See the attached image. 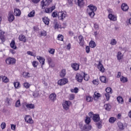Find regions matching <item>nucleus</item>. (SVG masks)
<instances>
[{"instance_id": "58", "label": "nucleus", "mask_w": 131, "mask_h": 131, "mask_svg": "<svg viewBox=\"0 0 131 131\" xmlns=\"http://www.w3.org/2000/svg\"><path fill=\"white\" fill-rule=\"evenodd\" d=\"M49 52L50 54H51V55H54L55 54V49H51L49 51Z\"/></svg>"}, {"instance_id": "8", "label": "nucleus", "mask_w": 131, "mask_h": 131, "mask_svg": "<svg viewBox=\"0 0 131 131\" xmlns=\"http://www.w3.org/2000/svg\"><path fill=\"white\" fill-rule=\"evenodd\" d=\"M79 40V45L81 47H83L84 45V38L82 35H80L78 36Z\"/></svg>"}, {"instance_id": "36", "label": "nucleus", "mask_w": 131, "mask_h": 131, "mask_svg": "<svg viewBox=\"0 0 131 131\" xmlns=\"http://www.w3.org/2000/svg\"><path fill=\"white\" fill-rule=\"evenodd\" d=\"M89 46L91 48H96V42L94 41H91L89 43Z\"/></svg>"}, {"instance_id": "20", "label": "nucleus", "mask_w": 131, "mask_h": 131, "mask_svg": "<svg viewBox=\"0 0 131 131\" xmlns=\"http://www.w3.org/2000/svg\"><path fill=\"white\" fill-rule=\"evenodd\" d=\"M42 21L46 25H49L50 24V19L48 17H43Z\"/></svg>"}, {"instance_id": "60", "label": "nucleus", "mask_w": 131, "mask_h": 131, "mask_svg": "<svg viewBox=\"0 0 131 131\" xmlns=\"http://www.w3.org/2000/svg\"><path fill=\"white\" fill-rule=\"evenodd\" d=\"M79 126L81 130H84V125H83V124H80Z\"/></svg>"}, {"instance_id": "4", "label": "nucleus", "mask_w": 131, "mask_h": 131, "mask_svg": "<svg viewBox=\"0 0 131 131\" xmlns=\"http://www.w3.org/2000/svg\"><path fill=\"white\" fill-rule=\"evenodd\" d=\"M76 79L78 82H82V80H83V74L77 73L76 75Z\"/></svg>"}, {"instance_id": "18", "label": "nucleus", "mask_w": 131, "mask_h": 131, "mask_svg": "<svg viewBox=\"0 0 131 131\" xmlns=\"http://www.w3.org/2000/svg\"><path fill=\"white\" fill-rule=\"evenodd\" d=\"M4 34H5V33L3 32V31L0 30V39L3 42H5L6 40V38H5V36Z\"/></svg>"}, {"instance_id": "1", "label": "nucleus", "mask_w": 131, "mask_h": 131, "mask_svg": "<svg viewBox=\"0 0 131 131\" xmlns=\"http://www.w3.org/2000/svg\"><path fill=\"white\" fill-rule=\"evenodd\" d=\"M89 9H87V13L91 18H94L95 16V12L97 11V7L93 5H90L88 6Z\"/></svg>"}, {"instance_id": "48", "label": "nucleus", "mask_w": 131, "mask_h": 131, "mask_svg": "<svg viewBox=\"0 0 131 131\" xmlns=\"http://www.w3.org/2000/svg\"><path fill=\"white\" fill-rule=\"evenodd\" d=\"M86 101H87V102H92V101H93V97L91 96H87L86 98Z\"/></svg>"}, {"instance_id": "16", "label": "nucleus", "mask_w": 131, "mask_h": 131, "mask_svg": "<svg viewBox=\"0 0 131 131\" xmlns=\"http://www.w3.org/2000/svg\"><path fill=\"white\" fill-rule=\"evenodd\" d=\"M37 60H38L40 63L42 64L41 68H42V65H45V58H43L40 56H37Z\"/></svg>"}, {"instance_id": "14", "label": "nucleus", "mask_w": 131, "mask_h": 131, "mask_svg": "<svg viewBox=\"0 0 131 131\" xmlns=\"http://www.w3.org/2000/svg\"><path fill=\"white\" fill-rule=\"evenodd\" d=\"M98 69H99V71H100L102 73L104 72L105 69L104 68V67H103V64L101 63V61H99V64L97 66Z\"/></svg>"}, {"instance_id": "46", "label": "nucleus", "mask_w": 131, "mask_h": 131, "mask_svg": "<svg viewBox=\"0 0 131 131\" xmlns=\"http://www.w3.org/2000/svg\"><path fill=\"white\" fill-rule=\"evenodd\" d=\"M85 122L87 124H89L90 122H91V118L89 117H86V119H85Z\"/></svg>"}, {"instance_id": "56", "label": "nucleus", "mask_w": 131, "mask_h": 131, "mask_svg": "<svg viewBox=\"0 0 131 131\" xmlns=\"http://www.w3.org/2000/svg\"><path fill=\"white\" fill-rule=\"evenodd\" d=\"M85 51H86V53H87V54H89V53H90L91 51V48H90V47L86 46L85 48Z\"/></svg>"}, {"instance_id": "49", "label": "nucleus", "mask_w": 131, "mask_h": 131, "mask_svg": "<svg viewBox=\"0 0 131 131\" xmlns=\"http://www.w3.org/2000/svg\"><path fill=\"white\" fill-rule=\"evenodd\" d=\"M117 42V41H116V40H115V39H113L111 41V45H112V46H115Z\"/></svg>"}, {"instance_id": "47", "label": "nucleus", "mask_w": 131, "mask_h": 131, "mask_svg": "<svg viewBox=\"0 0 131 131\" xmlns=\"http://www.w3.org/2000/svg\"><path fill=\"white\" fill-rule=\"evenodd\" d=\"M37 65H38V62L36 61H34L32 62V66H33V67H34L35 68H36L37 67Z\"/></svg>"}, {"instance_id": "61", "label": "nucleus", "mask_w": 131, "mask_h": 131, "mask_svg": "<svg viewBox=\"0 0 131 131\" xmlns=\"http://www.w3.org/2000/svg\"><path fill=\"white\" fill-rule=\"evenodd\" d=\"M10 53H11V54H12V55H14V54H16V51H15V50H13V49H10L9 50Z\"/></svg>"}, {"instance_id": "40", "label": "nucleus", "mask_w": 131, "mask_h": 131, "mask_svg": "<svg viewBox=\"0 0 131 131\" xmlns=\"http://www.w3.org/2000/svg\"><path fill=\"white\" fill-rule=\"evenodd\" d=\"M13 84L15 89H18V88H20V83L19 82H14Z\"/></svg>"}, {"instance_id": "27", "label": "nucleus", "mask_w": 131, "mask_h": 131, "mask_svg": "<svg viewBox=\"0 0 131 131\" xmlns=\"http://www.w3.org/2000/svg\"><path fill=\"white\" fill-rule=\"evenodd\" d=\"M117 124L120 129H121V130H123V129H124V127L122 123H121V122H118Z\"/></svg>"}, {"instance_id": "5", "label": "nucleus", "mask_w": 131, "mask_h": 131, "mask_svg": "<svg viewBox=\"0 0 131 131\" xmlns=\"http://www.w3.org/2000/svg\"><path fill=\"white\" fill-rule=\"evenodd\" d=\"M70 104H71V102L70 101H66L62 104L63 109L66 110H68L69 109V107H70Z\"/></svg>"}, {"instance_id": "34", "label": "nucleus", "mask_w": 131, "mask_h": 131, "mask_svg": "<svg viewBox=\"0 0 131 131\" xmlns=\"http://www.w3.org/2000/svg\"><path fill=\"white\" fill-rule=\"evenodd\" d=\"M47 61L48 62V64H49V66H51V67H54V65L52 66V64H51L53 60H52V58L51 57H48Z\"/></svg>"}, {"instance_id": "62", "label": "nucleus", "mask_w": 131, "mask_h": 131, "mask_svg": "<svg viewBox=\"0 0 131 131\" xmlns=\"http://www.w3.org/2000/svg\"><path fill=\"white\" fill-rule=\"evenodd\" d=\"M11 129L15 130L16 129V125L14 124H11Z\"/></svg>"}, {"instance_id": "31", "label": "nucleus", "mask_w": 131, "mask_h": 131, "mask_svg": "<svg viewBox=\"0 0 131 131\" xmlns=\"http://www.w3.org/2000/svg\"><path fill=\"white\" fill-rule=\"evenodd\" d=\"M53 24L54 29H59V28H60V27L59 26V25H58V21L57 20H55L53 23Z\"/></svg>"}, {"instance_id": "9", "label": "nucleus", "mask_w": 131, "mask_h": 131, "mask_svg": "<svg viewBox=\"0 0 131 131\" xmlns=\"http://www.w3.org/2000/svg\"><path fill=\"white\" fill-rule=\"evenodd\" d=\"M93 120L94 122H99L100 121V116L98 114L93 115Z\"/></svg>"}, {"instance_id": "45", "label": "nucleus", "mask_w": 131, "mask_h": 131, "mask_svg": "<svg viewBox=\"0 0 131 131\" xmlns=\"http://www.w3.org/2000/svg\"><path fill=\"white\" fill-rule=\"evenodd\" d=\"M68 5L70 6V7H72L73 5V0H67Z\"/></svg>"}, {"instance_id": "23", "label": "nucleus", "mask_w": 131, "mask_h": 131, "mask_svg": "<svg viewBox=\"0 0 131 131\" xmlns=\"http://www.w3.org/2000/svg\"><path fill=\"white\" fill-rule=\"evenodd\" d=\"M92 129V126L90 125L89 124H86L84 125V131H89Z\"/></svg>"}, {"instance_id": "11", "label": "nucleus", "mask_w": 131, "mask_h": 131, "mask_svg": "<svg viewBox=\"0 0 131 131\" xmlns=\"http://www.w3.org/2000/svg\"><path fill=\"white\" fill-rule=\"evenodd\" d=\"M25 120L26 122H27L28 123H33V120H32V119L31 118V116H27L25 118Z\"/></svg>"}, {"instance_id": "57", "label": "nucleus", "mask_w": 131, "mask_h": 131, "mask_svg": "<svg viewBox=\"0 0 131 131\" xmlns=\"http://www.w3.org/2000/svg\"><path fill=\"white\" fill-rule=\"evenodd\" d=\"M1 126V128H2V129H4V128H6V123L2 122Z\"/></svg>"}, {"instance_id": "59", "label": "nucleus", "mask_w": 131, "mask_h": 131, "mask_svg": "<svg viewBox=\"0 0 131 131\" xmlns=\"http://www.w3.org/2000/svg\"><path fill=\"white\" fill-rule=\"evenodd\" d=\"M98 128H102V124L100 122H98L97 124Z\"/></svg>"}, {"instance_id": "54", "label": "nucleus", "mask_w": 131, "mask_h": 131, "mask_svg": "<svg viewBox=\"0 0 131 131\" xmlns=\"http://www.w3.org/2000/svg\"><path fill=\"white\" fill-rule=\"evenodd\" d=\"M105 97H106V100L109 101L110 99V96L109 95V93H106L104 94Z\"/></svg>"}, {"instance_id": "32", "label": "nucleus", "mask_w": 131, "mask_h": 131, "mask_svg": "<svg viewBox=\"0 0 131 131\" xmlns=\"http://www.w3.org/2000/svg\"><path fill=\"white\" fill-rule=\"evenodd\" d=\"M65 75H66V70L65 69H63L61 70L60 73V76L61 77H64Z\"/></svg>"}, {"instance_id": "24", "label": "nucleus", "mask_w": 131, "mask_h": 131, "mask_svg": "<svg viewBox=\"0 0 131 131\" xmlns=\"http://www.w3.org/2000/svg\"><path fill=\"white\" fill-rule=\"evenodd\" d=\"M104 107L106 111H110V110H111V108H112L111 105H110V104L109 103L104 104Z\"/></svg>"}, {"instance_id": "19", "label": "nucleus", "mask_w": 131, "mask_h": 131, "mask_svg": "<svg viewBox=\"0 0 131 131\" xmlns=\"http://www.w3.org/2000/svg\"><path fill=\"white\" fill-rule=\"evenodd\" d=\"M19 40H20V41H23V42H26V37L24 36V35H20L18 37Z\"/></svg>"}, {"instance_id": "26", "label": "nucleus", "mask_w": 131, "mask_h": 131, "mask_svg": "<svg viewBox=\"0 0 131 131\" xmlns=\"http://www.w3.org/2000/svg\"><path fill=\"white\" fill-rule=\"evenodd\" d=\"M94 100H98L100 97H101V94L100 93H97V92L94 93V96H93Z\"/></svg>"}, {"instance_id": "29", "label": "nucleus", "mask_w": 131, "mask_h": 131, "mask_svg": "<svg viewBox=\"0 0 131 131\" xmlns=\"http://www.w3.org/2000/svg\"><path fill=\"white\" fill-rule=\"evenodd\" d=\"M118 60H121L123 58V55L121 52H119L117 55Z\"/></svg>"}, {"instance_id": "12", "label": "nucleus", "mask_w": 131, "mask_h": 131, "mask_svg": "<svg viewBox=\"0 0 131 131\" xmlns=\"http://www.w3.org/2000/svg\"><path fill=\"white\" fill-rule=\"evenodd\" d=\"M41 6L42 7V9H45V7L49 6V1L47 0H42L41 2Z\"/></svg>"}, {"instance_id": "64", "label": "nucleus", "mask_w": 131, "mask_h": 131, "mask_svg": "<svg viewBox=\"0 0 131 131\" xmlns=\"http://www.w3.org/2000/svg\"><path fill=\"white\" fill-rule=\"evenodd\" d=\"M93 83L94 84H98V81H97V80H93L92 81Z\"/></svg>"}, {"instance_id": "43", "label": "nucleus", "mask_w": 131, "mask_h": 131, "mask_svg": "<svg viewBox=\"0 0 131 131\" xmlns=\"http://www.w3.org/2000/svg\"><path fill=\"white\" fill-rule=\"evenodd\" d=\"M57 38L58 40H61V41H63L64 39V36L61 34H59L57 36Z\"/></svg>"}, {"instance_id": "7", "label": "nucleus", "mask_w": 131, "mask_h": 131, "mask_svg": "<svg viewBox=\"0 0 131 131\" xmlns=\"http://www.w3.org/2000/svg\"><path fill=\"white\" fill-rule=\"evenodd\" d=\"M49 98L51 102H55V101H56V99L57 98V95H56V93H52L50 95Z\"/></svg>"}, {"instance_id": "6", "label": "nucleus", "mask_w": 131, "mask_h": 131, "mask_svg": "<svg viewBox=\"0 0 131 131\" xmlns=\"http://www.w3.org/2000/svg\"><path fill=\"white\" fill-rule=\"evenodd\" d=\"M68 82V79H61L58 81V84L59 85H64V84H66Z\"/></svg>"}, {"instance_id": "52", "label": "nucleus", "mask_w": 131, "mask_h": 131, "mask_svg": "<svg viewBox=\"0 0 131 131\" xmlns=\"http://www.w3.org/2000/svg\"><path fill=\"white\" fill-rule=\"evenodd\" d=\"M24 86L26 88V89H29V87L30 86V84H29L28 83L26 82L24 83Z\"/></svg>"}, {"instance_id": "51", "label": "nucleus", "mask_w": 131, "mask_h": 131, "mask_svg": "<svg viewBox=\"0 0 131 131\" xmlns=\"http://www.w3.org/2000/svg\"><path fill=\"white\" fill-rule=\"evenodd\" d=\"M41 36H47V32L46 31H42L40 33Z\"/></svg>"}, {"instance_id": "17", "label": "nucleus", "mask_w": 131, "mask_h": 131, "mask_svg": "<svg viewBox=\"0 0 131 131\" xmlns=\"http://www.w3.org/2000/svg\"><path fill=\"white\" fill-rule=\"evenodd\" d=\"M108 18L112 21H116L117 19L116 16L112 14H108Z\"/></svg>"}, {"instance_id": "28", "label": "nucleus", "mask_w": 131, "mask_h": 131, "mask_svg": "<svg viewBox=\"0 0 131 131\" xmlns=\"http://www.w3.org/2000/svg\"><path fill=\"white\" fill-rule=\"evenodd\" d=\"M1 78H2V80L3 82H5V83H7V82H9V79L6 76H1Z\"/></svg>"}, {"instance_id": "2", "label": "nucleus", "mask_w": 131, "mask_h": 131, "mask_svg": "<svg viewBox=\"0 0 131 131\" xmlns=\"http://www.w3.org/2000/svg\"><path fill=\"white\" fill-rule=\"evenodd\" d=\"M67 17V13L65 11L59 12L58 13V18L59 20L63 21Z\"/></svg>"}, {"instance_id": "25", "label": "nucleus", "mask_w": 131, "mask_h": 131, "mask_svg": "<svg viewBox=\"0 0 131 131\" xmlns=\"http://www.w3.org/2000/svg\"><path fill=\"white\" fill-rule=\"evenodd\" d=\"M14 14L15 16H20V15H21V11H20L19 9H15Z\"/></svg>"}, {"instance_id": "50", "label": "nucleus", "mask_w": 131, "mask_h": 131, "mask_svg": "<svg viewBox=\"0 0 131 131\" xmlns=\"http://www.w3.org/2000/svg\"><path fill=\"white\" fill-rule=\"evenodd\" d=\"M112 91V89H111V88H107L106 89H105V91L107 93V94H109L110 93H111V91Z\"/></svg>"}, {"instance_id": "33", "label": "nucleus", "mask_w": 131, "mask_h": 131, "mask_svg": "<svg viewBox=\"0 0 131 131\" xmlns=\"http://www.w3.org/2000/svg\"><path fill=\"white\" fill-rule=\"evenodd\" d=\"M28 16L30 17H34V16H35V11L34 10H32L28 14Z\"/></svg>"}, {"instance_id": "13", "label": "nucleus", "mask_w": 131, "mask_h": 131, "mask_svg": "<svg viewBox=\"0 0 131 131\" xmlns=\"http://www.w3.org/2000/svg\"><path fill=\"white\" fill-rule=\"evenodd\" d=\"M121 8L122 11H124V12H126V11H128V6L125 3H123L121 6Z\"/></svg>"}, {"instance_id": "37", "label": "nucleus", "mask_w": 131, "mask_h": 131, "mask_svg": "<svg viewBox=\"0 0 131 131\" xmlns=\"http://www.w3.org/2000/svg\"><path fill=\"white\" fill-rule=\"evenodd\" d=\"M27 108H29L30 109H34V104L30 103L26 105Z\"/></svg>"}, {"instance_id": "53", "label": "nucleus", "mask_w": 131, "mask_h": 131, "mask_svg": "<svg viewBox=\"0 0 131 131\" xmlns=\"http://www.w3.org/2000/svg\"><path fill=\"white\" fill-rule=\"evenodd\" d=\"M6 103H7L8 105H11V99H10V98H6Z\"/></svg>"}, {"instance_id": "39", "label": "nucleus", "mask_w": 131, "mask_h": 131, "mask_svg": "<svg viewBox=\"0 0 131 131\" xmlns=\"http://www.w3.org/2000/svg\"><path fill=\"white\" fill-rule=\"evenodd\" d=\"M115 121H116V118L114 117H111L109 119V122H110V123H114Z\"/></svg>"}, {"instance_id": "22", "label": "nucleus", "mask_w": 131, "mask_h": 131, "mask_svg": "<svg viewBox=\"0 0 131 131\" xmlns=\"http://www.w3.org/2000/svg\"><path fill=\"white\" fill-rule=\"evenodd\" d=\"M10 47L13 50H16L17 49V46H16V43L14 40H12L10 43Z\"/></svg>"}, {"instance_id": "21", "label": "nucleus", "mask_w": 131, "mask_h": 131, "mask_svg": "<svg viewBox=\"0 0 131 131\" xmlns=\"http://www.w3.org/2000/svg\"><path fill=\"white\" fill-rule=\"evenodd\" d=\"M72 67L74 70L76 71L79 69V64L78 63H73L72 64Z\"/></svg>"}, {"instance_id": "63", "label": "nucleus", "mask_w": 131, "mask_h": 131, "mask_svg": "<svg viewBox=\"0 0 131 131\" xmlns=\"http://www.w3.org/2000/svg\"><path fill=\"white\" fill-rule=\"evenodd\" d=\"M74 94H71L70 96V100H74Z\"/></svg>"}, {"instance_id": "35", "label": "nucleus", "mask_w": 131, "mask_h": 131, "mask_svg": "<svg viewBox=\"0 0 131 131\" xmlns=\"http://www.w3.org/2000/svg\"><path fill=\"white\" fill-rule=\"evenodd\" d=\"M100 80L101 81V82H103V83H106V77L102 76L100 77Z\"/></svg>"}, {"instance_id": "30", "label": "nucleus", "mask_w": 131, "mask_h": 131, "mask_svg": "<svg viewBox=\"0 0 131 131\" xmlns=\"http://www.w3.org/2000/svg\"><path fill=\"white\" fill-rule=\"evenodd\" d=\"M83 78H84L85 81H88L90 79V76L88 74H85V73H83Z\"/></svg>"}, {"instance_id": "3", "label": "nucleus", "mask_w": 131, "mask_h": 131, "mask_svg": "<svg viewBox=\"0 0 131 131\" xmlns=\"http://www.w3.org/2000/svg\"><path fill=\"white\" fill-rule=\"evenodd\" d=\"M6 63L8 65H14L16 63V59L12 57H8L6 59Z\"/></svg>"}, {"instance_id": "41", "label": "nucleus", "mask_w": 131, "mask_h": 131, "mask_svg": "<svg viewBox=\"0 0 131 131\" xmlns=\"http://www.w3.org/2000/svg\"><path fill=\"white\" fill-rule=\"evenodd\" d=\"M21 106V102H20V99H18L15 103V107L19 108Z\"/></svg>"}, {"instance_id": "44", "label": "nucleus", "mask_w": 131, "mask_h": 131, "mask_svg": "<svg viewBox=\"0 0 131 131\" xmlns=\"http://www.w3.org/2000/svg\"><path fill=\"white\" fill-rule=\"evenodd\" d=\"M120 80L122 81V82H127V78L123 77V76H122L121 78H120Z\"/></svg>"}, {"instance_id": "42", "label": "nucleus", "mask_w": 131, "mask_h": 131, "mask_svg": "<svg viewBox=\"0 0 131 131\" xmlns=\"http://www.w3.org/2000/svg\"><path fill=\"white\" fill-rule=\"evenodd\" d=\"M77 4L79 7H81V6H83V0H78Z\"/></svg>"}, {"instance_id": "10", "label": "nucleus", "mask_w": 131, "mask_h": 131, "mask_svg": "<svg viewBox=\"0 0 131 131\" xmlns=\"http://www.w3.org/2000/svg\"><path fill=\"white\" fill-rule=\"evenodd\" d=\"M8 21L9 22H13L14 20L15 19V16L13 15V13L9 12L8 14Z\"/></svg>"}, {"instance_id": "55", "label": "nucleus", "mask_w": 131, "mask_h": 131, "mask_svg": "<svg viewBox=\"0 0 131 131\" xmlns=\"http://www.w3.org/2000/svg\"><path fill=\"white\" fill-rule=\"evenodd\" d=\"M52 17H53V18H56L57 17V16H58V14H57V12L54 11L52 13Z\"/></svg>"}, {"instance_id": "38", "label": "nucleus", "mask_w": 131, "mask_h": 131, "mask_svg": "<svg viewBox=\"0 0 131 131\" xmlns=\"http://www.w3.org/2000/svg\"><path fill=\"white\" fill-rule=\"evenodd\" d=\"M117 100L119 103H121V104L123 103V98H122V97L121 96L118 97Z\"/></svg>"}, {"instance_id": "15", "label": "nucleus", "mask_w": 131, "mask_h": 131, "mask_svg": "<svg viewBox=\"0 0 131 131\" xmlns=\"http://www.w3.org/2000/svg\"><path fill=\"white\" fill-rule=\"evenodd\" d=\"M55 9H56V7L55 6H52V7L50 8H46L45 9V13H52L53 12V11H54V10H55Z\"/></svg>"}]
</instances>
